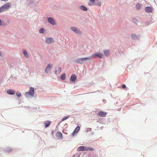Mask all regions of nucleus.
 Returning a JSON list of instances; mask_svg holds the SVG:
<instances>
[{"mask_svg": "<svg viewBox=\"0 0 157 157\" xmlns=\"http://www.w3.org/2000/svg\"><path fill=\"white\" fill-rule=\"evenodd\" d=\"M69 116H66L63 118L62 119L61 122L63 121H64V120L67 119H68L69 118Z\"/></svg>", "mask_w": 157, "mask_h": 157, "instance_id": "25", "label": "nucleus"}, {"mask_svg": "<svg viewBox=\"0 0 157 157\" xmlns=\"http://www.w3.org/2000/svg\"><path fill=\"white\" fill-rule=\"evenodd\" d=\"M48 22L52 25H55L56 24V22L54 20V19L52 17H49L48 18Z\"/></svg>", "mask_w": 157, "mask_h": 157, "instance_id": "6", "label": "nucleus"}, {"mask_svg": "<svg viewBox=\"0 0 157 157\" xmlns=\"http://www.w3.org/2000/svg\"><path fill=\"white\" fill-rule=\"evenodd\" d=\"M136 7L137 9H139L141 7V5L140 4H138L136 5Z\"/></svg>", "mask_w": 157, "mask_h": 157, "instance_id": "23", "label": "nucleus"}, {"mask_svg": "<svg viewBox=\"0 0 157 157\" xmlns=\"http://www.w3.org/2000/svg\"><path fill=\"white\" fill-rule=\"evenodd\" d=\"M94 150V148L87 147L85 146H80L78 148V151H93Z\"/></svg>", "mask_w": 157, "mask_h": 157, "instance_id": "2", "label": "nucleus"}, {"mask_svg": "<svg viewBox=\"0 0 157 157\" xmlns=\"http://www.w3.org/2000/svg\"><path fill=\"white\" fill-rule=\"evenodd\" d=\"M80 8L81 9L84 11H86L87 10V9L85 6H81Z\"/></svg>", "mask_w": 157, "mask_h": 157, "instance_id": "19", "label": "nucleus"}, {"mask_svg": "<svg viewBox=\"0 0 157 157\" xmlns=\"http://www.w3.org/2000/svg\"><path fill=\"white\" fill-rule=\"evenodd\" d=\"M44 32V29H40L39 30V33H43Z\"/></svg>", "mask_w": 157, "mask_h": 157, "instance_id": "27", "label": "nucleus"}, {"mask_svg": "<svg viewBox=\"0 0 157 157\" xmlns=\"http://www.w3.org/2000/svg\"><path fill=\"white\" fill-rule=\"evenodd\" d=\"M121 87L122 88H125V87H126V86L124 84H123V85H122V86H121Z\"/></svg>", "mask_w": 157, "mask_h": 157, "instance_id": "28", "label": "nucleus"}, {"mask_svg": "<svg viewBox=\"0 0 157 157\" xmlns=\"http://www.w3.org/2000/svg\"><path fill=\"white\" fill-rule=\"evenodd\" d=\"M23 53L24 56L27 58H28L29 57V55L28 53H27V51L25 50H23Z\"/></svg>", "mask_w": 157, "mask_h": 157, "instance_id": "15", "label": "nucleus"}, {"mask_svg": "<svg viewBox=\"0 0 157 157\" xmlns=\"http://www.w3.org/2000/svg\"><path fill=\"white\" fill-rule=\"evenodd\" d=\"M52 66L51 64H49L48 65L45 70V72L48 73L51 70V68Z\"/></svg>", "mask_w": 157, "mask_h": 157, "instance_id": "9", "label": "nucleus"}, {"mask_svg": "<svg viewBox=\"0 0 157 157\" xmlns=\"http://www.w3.org/2000/svg\"><path fill=\"white\" fill-rule=\"evenodd\" d=\"M88 59L91 60V58L90 57L78 58L76 60V62L77 63L82 64L83 62L86 61Z\"/></svg>", "mask_w": 157, "mask_h": 157, "instance_id": "3", "label": "nucleus"}, {"mask_svg": "<svg viewBox=\"0 0 157 157\" xmlns=\"http://www.w3.org/2000/svg\"><path fill=\"white\" fill-rule=\"evenodd\" d=\"M76 79V76L75 75H72L70 78V80L73 82H75Z\"/></svg>", "mask_w": 157, "mask_h": 157, "instance_id": "10", "label": "nucleus"}, {"mask_svg": "<svg viewBox=\"0 0 157 157\" xmlns=\"http://www.w3.org/2000/svg\"><path fill=\"white\" fill-rule=\"evenodd\" d=\"M61 68L60 67H58V69L56 71V72H58V73H60L61 72Z\"/></svg>", "mask_w": 157, "mask_h": 157, "instance_id": "26", "label": "nucleus"}, {"mask_svg": "<svg viewBox=\"0 0 157 157\" xmlns=\"http://www.w3.org/2000/svg\"><path fill=\"white\" fill-rule=\"evenodd\" d=\"M70 29L72 31L75 32L76 33H77L78 32V30L75 27H72Z\"/></svg>", "mask_w": 157, "mask_h": 157, "instance_id": "17", "label": "nucleus"}, {"mask_svg": "<svg viewBox=\"0 0 157 157\" xmlns=\"http://www.w3.org/2000/svg\"><path fill=\"white\" fill-rule=\"evenodd\" d=\"M131 37L134 40H136L138 38L137 36L136 35L134 34L131 35Z\"/></svg>", "mask_w": 157, "mask_h": 157, "instance_id": "18", "label": "nucleus"}, {"mask_svg": "<svg viewBox=\"0 0 157 157\" xmlns=\"http://www.w3.org/2000/svg\"><path fill=\"white\" fill-rule=\"evenodd\" d=\"M56 136L59 137L60 138H62V133L60 132H58L56 133Z\"/></svg>", "mask_w": 157, "mask_h": 157, "instance_id": "16", "label": "nucleus"}, {"mask_svg": "<svg viewBox=\"0 0 157 157\" xmlns=\"http://www.w3.org/2000/svg\"><path fill=\"white\" fill-rule=\"evenodd\" d=\"M11 6V4L10 2L6 3L0 8V13L6 11L10 9Z\"/></svg>", "mask_w": 157, "mask_h": 157, "instance_id": "1", "label": "nucleus"}, {"mask_svg": "<svg viewBox=\"0 0 157 157\" xmlns=\"http://www.w3.org/2000/svg\"><path fill=\"white\" fill-rule=\"evenodd\" d=\"M51 122L50 121H46L44 123L45 128L48 127L51 124Z\"/></svg>", "mask_w": 157, "mask_h": 157, "instance_id": "13", "label": "nucleus"}, {"mask_svg": "<svg viewBox=\"0 0 157 157\" xmlns=\"http://www.w3.org/2000/svg\"><path fill=\"white\" fill-rule=\"evenodd\" d=\"M103 56V54L102 53H94L90 57L92 58H95L96 57H98L99 58H102Z\"/></svg>", "mask_w": 157, "mask_h": 157, "instance_id": "5", "label": "nucleus"}, {"mask_svg": "<svg viewBox=\"0 0 157 157\" xmlns=\"http://www.w3.org/2000/svg\"><path fill=\"white\" fill-rule=\"evenodd\" d=\"M105 56H107L109 55V51L108 50H106L104 52Z\"/></svg>", "mask_w": 157, "mask_h": 157, "instance_id": "24", "label": "nucleus"}, {"mask_svg": "<svg viewBox=\"0 0 157 157\" xmlns=\"http://www.w3.org/2000/svg\"><path fill=\"white\" fill-rule=\"evenodd\" d=\"M98 5L99 6H100L101 5V3L100 2L98 4Z\"/></svg>", "mask_w": 157, "mask_h": 157, "instance_id": "30", "label": "nucleus"}, {"mask_svg": "<svg viewBox=\"0 0 157 157\" xmlns=\"http://www.w3.org/2000/svg\"><path fill=\"white\" fill-rule=\"evenodd\" d=\"M7 92L9 94L13 95L15 94V91L13 90L9 89L7 90Z\"/></svg>", "mask_w": 157, "mask_h": 157, "instance_id": "11", "label": "nucleus"}, {"mask_svg": "<svg viewBox=\"0 0 157 157\" xmlns=\"http://www.w3.org/2000/svg\"><path fill=\"white\" fill-rule=\"evenodd\" d=\"M61 78L63 80H65L66 78V75L65 74H64L61 76Z\"/></svg>", "mask_w": 157, "mask_h": 157, "instance_id": "22", "label": "nucleus"}, {"mask_svg": "<svg viewBox=\"0 0 157 157\" xmlns=\"http://www.w3.org/2000/svg\"><path fill=\"white\" fill-rule=\"evenodd\" d=\"M52 42H53L52 38H47L45 40V42L48 44H50Z\"/></svg>", "mask_w": 157, "mask_h": 157, "instance_id": "12", "label": "nucleus"}, {"mask_svg": "<svg viewBox=\"0 0 157 157\" xmlns=\"http://www.w3.org/2000/svg\"><path fill=\"white\" fill-rule=\"evenodd\" d=\"M107 114V113L105 111H100L98 112V116L100 117H105Z\"/></svg>", "mask_w": 157, "mask_h": 157, "instance_id": "7", "label": "nucleus"}, {"mask_svg": "<svg viewBox=\"0 0 157 157\" xmlns=\"http://www.w3.org/2000/svg\"><path fill=\"white\" fill-rule=\"evenodd\" d=\"M95 0H90V2L89 3H88L89 5V6H91L93 5L94 3Z\"/></svg>", "mask_w": 157, "mask_h": 157, "instance_id": "20", "label": "nucleus"}, {"mask_svg": "<svg viewBox=\"0 0 157 157\" xmlns=\"http://www.w3.org/2000/svg\"><path fill=\"white\" fill-rule=\"evenodd\" d=\"M8 0H1L2 1H7Z\"/></svg>", "mask_w": 157, "mask_h": 157, "instance_id": "31", "label": "nucleus"}, {"mask_svg": "<svg viewBox=\"0 0 157 157\" xmlns=\"http://www.w3.org/2000/svg\"><path fill=\"white\" fill-rule=\"evenodd\" d=\"M145 11L147 12H151V8L149 7H147L145 8Z\"/></svg>", "mask_w": 157, "mask_h": 157, "instance_id": "14", "label": "nucleus"}, {"mask_svg": "<svg viewBox=\"0 0 157 157\" xmlns=\"http://www.w3.org/2000/svg\"><path fill=\"white\" fill-rule=\"evenodd\" d=\"M80 127L79 126H77L75 130L72 133V135L73 136H74L75 134L77 133L79 130H80Z\"/></svg>", "mask_w": 157, "mask_h": 157, "instance_id": "8", "label": "nucleus"}, {"mask_svg": "<svg viewBox=\"0 0 157 157\" xmlns=\"http://www.w3.org/2000/svg\"><path fill=\"white\" fill-rule=\"evenodd\" d=\"M16 95L17 97H20L21 96V94L20 92L17 91L16 92Z\"/></svg>", "mask_w": 157, "mask_h": 157, "instance_id": "21", "label": "nucleus"}, {"mask_svg": "<svg viewBox=\"0 0 157 157\" xmlns=\"http://www.w3.org/2000/svg\"><path fill=\"white\" fill-rule=\"evenodd\" d=\"M34 88L33 87H31L30 88V90L29 92H26L25 94V95L26 97H29V95H30L32 97L34 95Z\"/></svg>", "mask_w": 157, "mask_h": 157, "instance_id": "4", "label": "nucleus"}, {"mask_svg": "<svg viewBox=\"0 0 157 157\" xmlns=\"http://www.w3.org/2000/svg\"><path fill=\"white\" fill-rule=\"evenodd\" d=\"M2 25V21H1V20H0V26H1Z\"/></svg>", "mask_w": 157, "mask_h": 157, "instance_id": "29", "label": "nucleus"}]
</instances>
